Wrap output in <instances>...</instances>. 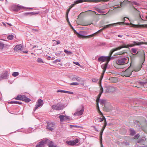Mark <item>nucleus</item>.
Returning <instances> with one entry per match:
<instances>
[{
	"label": "nucleus",
	"instance_id": "f257e3e1",
	"mask_svg": "<svg viewBox=\"0 0 147 147\" xmlns=\"http://www.w3.org/2000/svg\"><path fill=\"white\" fill-rule=\"evenodd\" d=\"M112 25H107L106 26H104L103 28L100 30H98L97 32H95V33L92 34L88 36H85V32L84 31H80L78 36V37L80 38H89L95 36L96 34L102 31L103 30L108 28L109 26Z\"/></svg>",
	"mask_w": 147,
	"mask_h": 147
},
{
	"label": "nucleus",
	"instance_id": "f03ea898",
	"mask_svg": "<svg viewBox=\"0 0 147 147\" xmlns=\"http://www.w3.org/2000/svg\"><path fill=\"white\" fill-rule=\"evenodd\" d=\"M123 44V45L121 46L120 47H118L115 49H113L114 50V51H116L120 50L121 49L123 48H128L129 47H133L135 45H139L140 44H142L141 43V42H138L134 41L133 44H130L126 45L124 43V42L122 41L121 42Z\"/></svg>",
	"mask_w": 147,
	"mask_h": 147
},
{
	"label": "nucleus",
	"instance_id": "7ed1b4c3",
	"mask_svg": "<svg viewBox=\"0 0 147 147\" xmlns=\"http://www.w3.org/2000/svg\"><path fill=\"white\" fill-rule=\"evenodd\" d=\"M129 59L124 57H122L119 58L117 61L116 63L119 65H122L128 62Z\"/></svg>",
	"mask_w": 147,
	"mask_h": 147
},
{
	"label": "nucleus",
	"instance_id": "20e7f679",
	"mask_svg": "<svg viewBox=\"0 0 147 147\" xmlns=\"http://www.w3.org/2000/svg\"><path fill=\"white\" fill-rule=\"evenodd\" d=\"M65 107V105L57 103L56 105H53L51 108L53 110L59 111L63 110Z\"/></svg>",
	"mask_w": 147,
	"mask_h": 147
},
{
	"label": "nucleus",
	"instance_id": "39448f33",
	"mask_svg": "<svg viewBox=\"0 0 147 147\" xmlns=\"http://www.w3.org/2000/svg\"><path fill=\"white\" fill-rule=\"evenodd\" d=\"M132 71L129 68H128L125 71H124L121 72L122 76H125V77H129L131 74Z\"/></svg>",
	"mask_w": 147,
	"mask_h": 147
},
{
	"label": "nucleus",
	"instance_id": "423d86ee",
	"mask_svg": "<svg viewBox=\"0 0 147 147\" xmlns=\"http://www.w3.org/2000/svg\"><path fill=\"white\" fill-rule=\"evenodd\" d=\"M9 74L8 72L5 71L0 74V81L4 79H8L9 77Z\"/></svg>",
	"mask_w": 147,
	"mask_h": 147
},
{
	"label": "nucleus",
	"instance_id": "0eeeda50",
	"mask_svg": "<svg viewBox=\"0 0 147 147\" xmlns=\"http://www.w3.org/2000/svg\"><path fill=\"white\" fill-rule=\"evenodd\" d=\"M43 105V100L41 99H38L36 102V104L35 105V107L34 109V111H35L38 107L42 106Z\"/></svg>",
	"mask_w": 147,
	"mask_h": 147
},
{
	"label": "nucleus",
	"instance_id": "6e6552de",
	"mask_svg": "<svg viewBox=\"0 0 147 147\" xmlns=\"http://www.w3.org/2000/svg\"><path fill=\"white\" fill-rule=\"evenodd\" d=\"M47 128L49 130L52 131L55 128V124L53 122H47Z\"/></svg>",
	"mask_w": 147,
	"mask_h": 147
},
{
	"label": "nucleus",
	"instance_id": "1a4fd4ad",
	"mask_svg": "<svg viewBox=\"0 0 147 147\" xmlns=\"http://www.w3.org/2000/svg\"><path fill=\"white\" fill-rule=\"evenodd\" d=\"M24 7L23 6H19L16 5H13L12 7V9L15 11H18L20 9H24Z\"/></svg>",
	"mask_w": 147,
	"mask_h": 147
},
{
	"label": "nucleus",
	"instance_id": "9d476101",
	"mask_svg": "<svg viewBox=\"0 0 147 147\" xmlns=\"http://www.w3.org/2000/svg\"><path fill=\"white\" fill-rule=\"evenodd\" d=\"M105 88V92L106 93H112L115 90V87L111 86H106Z\"/></svg>",
	"mask_w": 147,
	"mask_h": 147
},
{
	"label": "nucleus",
	"instance_id": "9b49d317",
	"mask_svg": "<svg viewBox=\"0 0 147 147\" xmlns=\"http://www.w3.org/2000/svg\"><path fill=\"white\" fill-rule=\"evenodd\" d=\"M111 58L109 57L102 56L100 57L98 59V61L103 62L106 61H110Z\"/></svg>",
	"mask_w": 147,
	"mask_h": 147
},
{
	"label": "nucleus",
	"instance_id": "f8f14e48",
	"mask_svg": "<svg viewBox=\"0 0 147 147\" xmlns=\"http://www.w3.org/2000/svg\"><path fill=\"white\" fill-rule=\"evenodd\" d=\"M59 118L60 119V121L61 122H63V121H69L70 119L69 116L66 115L64 116L63 115H60L59 116Z\"/></svg>",
	"mask_w": 147,
	"mask_h": 147
},
{
	"label": "nucleus",
	"instance_id": "ddd939ff",
	"mask_svg": "<svg viewBox=\"0 0 147 147\" xmlns=\"http://www.w3.org/2000/svg\"><path fill=\"white\" fill-rule=\"evenodd\" d=\"M84 111V108L82 107L80 109H77L76 112L74 113V115L77 116L81 115L83 114Z\"/></svg>",
	"mask_w": 147,
	"mask_h": 147
},
{
	"label": "nucleus",
	"instance_id": "4468645a",
	"mask_svg": "<svg viewBox=\"0 0 147 147\" xmlns=\"http://www.w3.org/2000/svg\"><path fill=\"white\" fill-rule=\"evenodd\" d=\"M45 144H46V139H45L38 142L36 144V147H44L45 145Z\"/></svg>",
	"mask_w": 147,
	"mask_h": 147
},
{
	"label": "nucleus",
	"instance_id": "2eb2a0df",
	"mask_svg": "<svg viewBox=\"0 0 147 147\" xmlns=\"http://www.w3.org/2000/svg\"><path fill=\"white\" fill-rule=\"evenodd\" d=\"M97 2V1L93 0H76V1H74V3L75 4H78V3H80L83 2Z\"/></svg>",
	"mask_w": 147,
	"mask_h": 147
},
{
	"label": "nucleus",
	"instance_id": "dca6fc26",
	"mask_svg": "<svg viewBox=\"0 0 147 147\" xmlns=\"http://www.w3.org/2000/svg\"><path fill=\"white\" fill-rule=\"evenodd\" d=\"M46 144L49 147H57L56 146L53 145V143L52 141L46 138Z\"/></svg>",
	"mask_w": 147,
	"mask_h": 147
},
{
	"label": "nucleus",
	"instance_id": "f3484780",
	"mask_svg": "<svg viewBox=\"0 0 147 147\" xmlns=\"http://www.w3.org/2000/svg\"><path fill=\"white\" fill-rule=\"evenodd\" d=\"M39 13L38 12H25L23 14V15L24 16H31L32 15L38 14Z\"/></svg>",
	"mask_w": 147,
	"mask_h": 147
},
{
	"label": "nucleus",
	"instance_id": "a211bd4d",
	"mask_svg": "<svg viewBox=\"0 0 147 147\" xmlns=\"http://www.w3.org/2000/svg\"><path fill=\"white\" fill-rule=\"evenodd\" d=\"M95 121L97 122H100L103 121L104 122H106V119L104 116H103L102 118L98 117H96L94 119Z\"/></svg>",
	"mask_w": 147,
	"mask_h": 147
},
{
	"label": "nucleus",
	"instance_id": "6ab92c4d",
	"mask_svg": "<svg viewBox=\"0 0 147 147\" xmlns=\"http://www.w3.org/2000/svg\"><path fill=\"white\" fill-rule=\"evenodd\" d=\"M21 100L28 102H29L31 100L29 98L27 97L26 96L22 95Z\"/></svg>",
	"mask_w": 147,
	"mask_h": 147
},
{
	"label": "nucleus",
	"instance_id": "aec40b11",
	"mask_svg": "<svg viewBox=\"0 0 147 147\" xmlns=\"http://www.w3.org/2000/svg\"><path fill=\"white\" fill-rule=\"evenodd\" d=\"M101 95H100V93H99V94H98V97L96 99V102L97 103L96 107H97V109L99 113H100V111L99 109V108L98 104V100H100V97Z\"/></svg>",
	"mask_w": 147,
	"mask_h": 147
},
{
	"label": "nucleus",
	"instance_id": "412c9836",
	"mask_svg": "<svg viewBox=\"0 0 147 147\" xmlns=\"http://www.w3.org/2000/svg\"><path fill=\"white\" fill-rule=\"evenodd\" d=\"M123 20L124 22H118L112 24H109V25L112 24V25H111L109 26L108 28H109L111 26H116V25H118L119 24V25H121L122 24H124V21L125 20V18H124L123 19Z\"/></svg>",
	"mask_w": 147,
	"mask_h": 147
},
{
	"label": "nucleus",
	"instance_id": "4be33fe9",
	"mask_svg": "<svg viewBox=\"0 0 147 147\" xmlns=\"http://www.w3.org/2000/svg\"><path fill=\"white\" fill-rule=\"evenodd\" d=\"M129 2V1L128 0H124L122 2H121V4L120 5L121 7H121L122 6L125 5L127 4Z\"/></svg>",
	"mask_w": 147,
	"mask_h": 147
},
{
	"label": "nucleus",
	"instance_id": "5701e85b",
	"mask_svg": "<svg viewBox=\"0 0 147 147\" xmlns=\"http://www.w3.org/2000/svg\"><path fill=\"white\" fill-rule=\"evenodd\" d=\"M22 48V46L20 45H16L14 48L15 51H18V50H21Z\"/></svg>",
	"mask_w": 147,
	"mask_h": 147
},
{
	"label": "nucleus",
	"instance_id": "b1692460",
	"mask_svg": "<svg viewBox=\"0 0 147 147\" xmlns=\"http://www.w3.org/2000/svg\"><path fill=\"white\" fill-rule=\"evenodd\" d=\"M146 140V139L144 138H139L137 141V142L139 143L142 144Z\"/></svg>",
	"mask_w": 147,
	"mask_h": 147
},
{
	"label": "nucleus",
	"instance_id": "393cba45",
	"mask_svg": "<svg viewBox=\"0 0 147 147\" xmlns=\"http://www.w3.org/2000/svg\"><path fill=\"white\" fill-rule=\"evenodd\" d=\"M114 52V50L113 49L110 51V52L109 53V56H108V57H109L111 58V59H110L111 60V59H113L114 58V57H111V56L112 54Z\"/></svg>",
	"mask_w": 147,
	"mask_h": 147
},
{
	"label": "nucleus",
	"instance_id": "a878e982",
	"mask_svg": "<svg viewBox=\"0 0 147 147\" xmlns=\"http://www.w3.org/2000/svg\"><path fill=\"white\" fill-rule=\"evenodd\" d=\"M129 130L130 132V135H131L132 136H134L136 134L135 132L134 129L132 128H130Z\"/></svg>",
	"mask_w": 147,
	"mask_h": 147
},
{
	"label": "nucleus",
	"instance_id": "bb28decb",
	"mask_svg": "<svg viewBox=\"0 0 147 147\" xmlns=\"http://www.w3.org/2000/svg\"><path fill=\"white\" fill-rule=\"evenodd\" d=\"M9 103L11 104H18L21 105L22 104V102H21L20 101H10Z\"/></svg>",
	"mask_w": 147,
	"mask_h": 147
},
{
	"label": "nucleus",
	"instance_id": "cd10ccee",
	"mask_svg": "<svg viewBox=\"0 0 147 147\" xmlns=\"http://www.w3.org/2000/svg\"><path fill=\"white\" fill-rule=\"evenodd\" d=\"M98 101H99L100 104L102 105L105 104L106 102V100L104 99H100L98 101Z\"/></svg>",
	"mask_w": 147,
	"mask_h": 147
},
{
	"label": "nucleus",
	"instance_id": "c85d7f7f",
	"mask_svg": "<svg viewBox=\"0 0 147 147\" xmlns=\"http://www.w3.org/2000/svg\"><path fill=\"white\" fill-rule=\"evenodd\" d=\"M67 144L69 145L73 146L75 145L74 140H70L67 141Z\"/></svg>",
	"mask_w": 147,
	"mask_h": 147
},
{
	"label": "nucleus",
	"instance_id": "c756f323",
	"mask_svg": "<svg viewBox=\"0 0 147 147\" xmlns=\"http://www.w3.org/2000/svg\"><path fill=\"white\" fill-rule=\"evenodd\" d=\"M73 79L74 80H76L80 82L82 80L79 77H76L73 78Z\"/></svg>",
	"mask_w": 147,
	"mask_h": 147
},
{
	"label": "nucleus",
	"instance_id": "7c9ffc66",
	"mask_svg": "<svg viewBox=\"0 0 147 147\" xmlns=\"http://www.w3.org/2000/svg\"><path fill=\"white\" fill-rule=\"evenodd\" d=\"M147 83V81H140L138 82L139 84L142 86L146 84Z\"/></svg>",
	"mask_w": 147,
	"mask_h": 147
},
{
	"label": "nucleus",
	"instance_id": "2f4dec72",
	"mask_svg": "<svg viewBox=\"0 0 147 147\" xmlns=\"http://www.w3.org/2000/svg\"><path fill=\"white\" fill-rule=\"evenodd\" d=\"M96 10L99 13H100L104 14L106 12L105 11H102L99 8H97Z\"/></svg>",
	"mask_w": 147,
	"mask_h": 147
},
{
	"label": "nucleus",
	"instance_id": "473e14b6",
	"mask_svg": "<svg viewBox=\"0 0 147 147\" xmlns=\"http://www.w3.org/2000/svg\"><path fill=\"white\" fill-rule=\"evenodd\" d=\"M4 47V44L3 42L0 41V49H2Z\"/></svg>",
	"mask_w": 147,
	"mask_h": 147
},
{
	"label": "nucleus",
	"instance_id": "72a5a7b5",
	"mask_svg": "<svg viewBox=\"0 0 147 147\" xmlns=\"http://www.w3.org/2000/svg\"><path fill=\"white\" fill-rule=\"evenodd\" d=\"M19 74V72H14L12 74V75L13 76L16 77L18 76Z\"/></svg>",
	"mask_w": 147,
	"mask_h": 147
},
{
	"label": "nucleus",
	"instance_id": "f704fd0d",
	"mask_svg": "<svg viewBox=\"0 0 147 147\" xmlns=\"http://www.w3.org/2000/svg\"><path fill=\"white\" fill-rule=\"evenodd\" d=\"M13 38V35L11 34L8 35L7 37V39L9 40H12Z\"/></svg>",
	"mask_w": 147,
	"mask_h": 147
},
{
	"label": "nucleus",
	"instance_id": "c9c22d12",
	"mask_svg": "<svg viewBox=\"0 0 147 147\" xmlns=\"http://www.w3.org/2000/svg\"><path fill=\"white\" fill-rule=\"evenodd\" d=\"M105 67L106 66H105V65L104 64L102 65L101 66V67L103 69V73H105V71L106 70V68H107V67Z\"/></svg>",
	"mask_w": 147,
	"mask_h": 147
},
{
	"label": "nucleus",
	"instance_id": "e433bc0d",
	"mask_svg": "<svg viewBox=\"0 0 147 147\" xmlns=\"http://www.w3.org/2000/svg\"><path fill=\"white\" fill-rule=\"evenodd\" d=\"M64 52L68 55H71L72 54V53L70 51H68L66 50H65Z\"/></svg>",
	"mask_w": 147,
	"mask_h": 147
},
{
	"label": "nucleus",
	"instance_id": "4c0bfd02",
	"mask_svg": "<svg viewBox=\"0 0 147 147\" xmlns=\"http://www.w3.org/2000/svg\"><path fill=\"white\" fill-rule=\"evenodd\" d=\"M21 96L22 95H19L16 97L15 99L17 100H21Z\"/></svg>",
	"mask_w": 147,
	"mask_h": 147
},
{
	"label": "nucleus",
	"instance_id": "58836bf2",
	"mask_svg": "<svg viewBox=\"0 0 147 147\" xmlns=\"http://www.w3.org/2000/svg\"><path fill=\"white\" fill-rule=\"evenodd\" d=\"M79 84V83L77 82H72L70 84L71 85L77 86Z\"/></svg>",
	"mask_w": 147,
	"mask_h": 147
},
{
	"label": "nucleus",
	"instance_id": "ea45409f",
	"mask_svg": "<svg viewBox=\"0 0 147 147\" xmlns=\"http://www.w3.org/2000/svg\"><path fill=\"white\" fill-rule=\"evenodd\" d=\"M37 61L39 63H44L42 59L40 58H38L37 59Z\"/></svg>",
	"mask_w": 147,
	"mask_h": 147
},
{
	"label": "nucleus",
	"instance_id": "a19ab883",
	"mask_svg": "<svg viewBox=\"0 0 147 147\" xmlns=\"http://www.w3.org/2000/svg\"><path fill=\"white\" fill-rule=\"evenodd\" d=\"M104 73H103H103L102 74V75L100 77V80L99 81V84H101V80H102V78L103 77V74H104ZM100 85L101 86V85Z\"/></svg>",
	"mask_w": 147,
	"mask_h": 147
},
{
	"label": "nucleus",
	"instance_id": "79ce46f5",
	"mask_svg": "<svg viewBox=\"0 0 147 147\" xmlns=\"http://www.w3.org/2000/svg\"><path fill=\"white\" fill-rule=\"evenodd\" d=\"M133 8H134V9H135L136 10V11H137V13H138V14H139V16H140V17L141 18H141V16H140V11H139L138 10H137V9L136 8H135L134 7V6H133ZM141 19H142V18H141Z\"/></svg>",
	"mask_w": 147,
	"mask_h": 147
},
{
	"label": "nucleus",
	"instance_id": "37998d69",
	"mask_svg": "<svg viewBox=\"0 0 147 147\" xmlns=\"http://www.w3.org/2000/svg\"><path fill=\"white\" fill-rule=\"evenodd\" d=\"M72 30L74 31V33H75L78 36L79 34V33L73 27H72Z\"/></svg>",
	"mask_w": 147,
	"mask_h": 147
},
{
	"label": "nucleus",
	"instance_id": "c03bdc74",
	"mask_svg": "<svg viewBox=\"0 0 147 147\" xmlns=\"http://www.w3.org/2000/svg\"><path fill=\"white\" fill-rule=\"evenodd\" d=\"M131 51L133 53H135L136 52L137 50L135 48H132L131 49Z\"/></svg>",
	"mask_w": 147,
	"mask_h": 147
},
{
	"label": "nucleus",
	"instance_id": "a18cd8bd",
	"mask_svg": "<svg viewBox=\"0 0 147 147\" xmlns=\"http://www.w3.org/2000/svg\"><path fill=\"white\" fill-rule=\"evenodd\" d=\"M103 88L102 87V86H101V87H100V95H101L102 94V92H103Z\"/></svg>",
	"mask_w": 147,
	"mask_h": 147
},
{
	"label": "nucleus",
	"instance_id": "49530a36",
	"mask_svg": "<svg viewBox=\"0 0 147 147\" xmlns=\"http://www.w3.org/2000/svg\"><path fill=\"white\" fill-rule=\"evenodd\" d=\"M103 131H102L101 130V131L100 132V139H102V133H103Z\"/></svg>",
	"mask_w": 147,
	"mask_h": 147
},
{
	"label": "nucleus",
	"instance_id": "de8ad7c7",
	"mask_svg": "<svg viewBox=\"0 0 147 147\" xmlns=\"http://www.w3.org/2000/svg\"><path fill=\"white\" fill-rule=\"evenodd\" d=\"M140 135L139 134H137L136 135H135L134 137V139H137L139 137Z\"/></svg>",
	"mask_w": 147,
	"mask_h": 147
},
{
	"label": "nucleus",
	"instance_id": "09e8293b",
	"mask_svg": "<svg viewBox=\"0 0 147 147\" xmlns=\"http://www.w3.org/2000/svg\"><path fill=\"white\" fill-rule=\"evenodd\" d=\"M138 26L137 27L138 28L144 27V25H136Z\"/></svg>",
	"mask_w": 147,
	"mask_h": 147
},
{
	"label": "nucleus",
	"instance_id": "8fccbe9b",
	"mask_svg": "<svg viewBox=\"0 0 147 147\" xmlns=\"http://www.w3.org/2000/svg\"><path fill=\"white\" fill-rule=\"evenodd\" d=\"M32 32H38V30L37 29H32Z\"/></svg>",
	"mask_w": 147,
	"mask_h": 147
},
{
	"label": "nucleus",
	"instance_id": "3c124183",
	"mask_svg": "<svg viewBox=\"0 0 147 147\" xmlns=\"http://www.w3.org/2000/svg\"><path fill=\"white\" fill-rule=\"evenodd\" d=\"M74 142V144H76L77 143H78L79 142V140L78 139H76L74 140H73Z\"/></svg>",
	"mask_w": 147,
	"mask_h": 147
},
{
	"label": "nucleus",
	"instance_id": "603ef678",
	"mask_svg": "<svg viewBox=\"0 0 147 147\" xmlns=\"http://www.w3.org/2000/svg\"><path fill=\"white\" fill-rule=\"evenodd\" d=\"M60 61H61L60 60L58 59H57L56 60L54 61H53V63H56L57 62H60Z\"/></svg>",
	"mask_w": 147,
	"mask_h": 147
},
{
	"label": "nucleus",
	"instance_id": "864d4df0",
	"mask_svg": "<svg viewBox=\"0 0 147 147\" xmlns=\"http://www.w3.org/2000/svg\"><path fill=\"white\" fill-rule=\"evenodd\" d=\"M107 125V122L106 121V122H104V126L102 128L104 129L105 127Z\"/></svg>",
	"mask_w": 147,
	"mask_h": 147
},
{
	"label": "nucleus",
	"instance_id": "5fc2aeb1",
	"mask_svg": "<svg viewBox=\"0 0 147 147\" xmlns=\"http://www.w3.org/2000/svg\"><path fill=\"white\" fill-rule=\"evenodd\" d=\"M61 53V52L59 51L58 53H55V55L57 56H59L60 55Z\"/></svg>",
	"mask_w": 147,
	"mask_h": 147
},
{
	"label": "nucleus",
	"instance_id": "6e6d98bb",
	"mask_svg": "<svg viewBox=\"0 0 147 147\" xmlns=\"http://www.w3.org/2000/svg\"><path fill=\"white\" fill-rule=\"evenodd\" d=\"M64 91L63 90H59L57 91V92H63L64 93Z\"/></svg>",
	"mask_w": 147,
	"mask_h": 147
},
{
	"label": "nucleus",
	"instance_id": "4d7b16f0",
	"mask_svg": "<svg viewBox=\"0 0 147 147\" xmlns=\"http://www.w3.org/2000/svg\"><path fill=\"white\" fill-rule=\"evenodd\" d=\"M71 127H75L76 128H78L81 127L79 126L76 125H71Z\"/></svg>",
	"mask_w": 147,
	"mask_h": 147
},
{
	"label": "nucleus",
	"instance_id": "13d9d810",
	"mask_svg": "<svg viewBox=\"0 0 147 147\" xmlns=\"http://www.w3.org/2000/svg\"><path fill=\"white\" fill-rule=\"evenodd\" d=\"M144 55L142 56V64H143L145 60V57H144Z\"/></svg>",
	"mask_w": 147,
	"mask_h": 147
},
{
	"label": "nucleus",
	"instance_id": "bf43d9fd",
	"mask_svg": "<svg viewBox=\"0 0 147 147\" xmlns=\"http://www.w3.org/2000/svg\"><path fill=\"white\" fill-rule=\"evenodd\" d=\"M124 143L125 144V145L127 146H129V143L127 142H124Z\"/></svg>",
	"mask_w": 147,
	"mask_h": 147
},
{
	"label": "nucleus",
	"instance_id": "052dcab7",
	"mask_svg": "<svg viewBox=\"0 0 147 147\" xmlns=\"http://www.w3.org/2000/svg\"><path fill=\"white\" fill-rule=\"evenodd\" d=\"M133 4H134L137 5H140V4L139 3H137L135 1H134L133 2Z\"/></svg>",
	"mask_w": 147,
	"mask_h": 147
},
{
	"label": "nucleus",
	"instance_id": "680f3d73",
	"mask_svg": "<svg viewBox=\"0 0 147 147\" xmlns=\"http://www.w3.org/2000/svg\"><path fill=\"white\" fill-rule=\"evenodd\" d=\"M74 64L77 65H78L80 66V64H79V63L78 62H74Z\"/></svg>",
	"mask_w": 147,
	"mask_h": 147
},
{
	"label": "nucleus",
	"instance_id": "e2e57ef3",
	"mask_svg": "<svg viewBox=\"0 0 147 147\" xmlns=\"http://www.w3.org/2000/svg\"><path fill=\"white\" fill-rule=\"evenodd\" d=\"M75 4V3H74V4H71L69 7L70 8V9H71L72 7H74L75 4Z\"/></svg>",
	"mask_w": 147,
	"mask_h": 147
},
{
	"label": "nucleus",
	"instance_id": "0e129e2a",
	"mask_svg": "<svg viewBox=\"0 0 147 147\" xmlns=\"http://www.w3.org/2000/svg\"><path fill=\"white\" fill-rule=\"evenodd\" d=\"M98 80V79H97L96 78H93L92 79V81L93 82H95L97 81Z\"/></svg>",
	"mask_w": 147,
	"mask_h": 147
},
{
	"label": "nucleus",
	"instance_id": "69168bd1",
	"mask_svg": "<svg viewBox=\"0 0 147 147\" xmlns=\"http://www.w3.org/2000/svg\"><path fill=\"white\" fill-rule=\"evenodd\" d=\"M107 62L104 64L105 66L106 67H107V65L109 61H106Z\"/></svg>",
	"mask_w": 147,
	"mask_h": 147
},
{
	"label": "nucleus",
	"instance_id": "338daca9",
	"mask_svg": "<svg viewBox=\"0 0 147 147\" xmlns=\"http://www.w3.org/2000/svg\"><path fill=\"white\" fill-rule=\"evenodd\" d=\"M111 80L113 83L115 82V79L114 78H112Z\"/></svg>",
	"mask_w": 147,
	"mask_h": 147
},
{
	"label": "nucleus",
	"instance_id": "774afa93",
	"mask_svg": "<svg viewBox=\"0 0 147 147\" xmlns=\"http://www.w3.org/2000/svg\"><path fill=\"white\" fill-rule=\"evenodd\" d=\"M100 144L101 145V147H103V146L102 144V141L101 140H100Z\"/></svg>",
	"mask_w": 147,
	"mask_h": 147
}]
</instances>
